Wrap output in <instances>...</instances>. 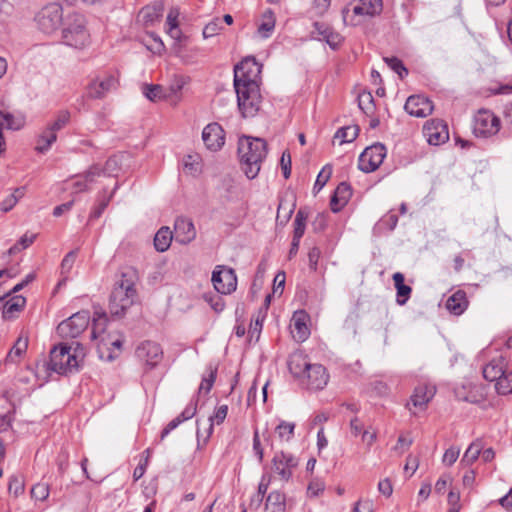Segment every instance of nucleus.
Masks as SVG:
<instances>
[{
    "label": "nucleus",
    "instance_id": "f257e3e1",
    "mask_svg": "<svg viewBox=\"0 0 512 512\" xmlns=\"http://www.w3.org/2000/svg\"><path fill=\"white\" fill-rule=\"evenodd\" d=\"M288 369L299 384L306 389L317 391L326 387L329 374L326 368L317 363H310L306 354L295 351L288 358Z\"/></svg>",
    "mask_w": 512,
    "mask_h": 512
},
{
    "label": "nucleus",
    "instance_id": "f03ea898",
    "mask_svg": "<svg viewBox=\"0 0 512 512\" xmlns=\"http://www.w3.org/2000/svg\"><path fill=\"white\" fill-rule=\"evenodd\" d=\"M85 355V348L79 342L72 345L60 343L50 350L46 368L48 371L59 375L74 374L79 371Z\"/></svg>",
    "mask_w": 512,
    "mask_h": 512
},
{
    "label": "nucleus",
    "instance_id": "7ed1b4c3",
    "mask_svg": "<svg viewBox=\"0 0 512 512\" xmlns=\"http://www.w3.org/2000/svg\"><path fill=\"white\" fill-rule=\"evenodd\" d=\"M238 155L242 170L249 179H254L267 155V144L261 138L244 136L238 142Z\"/></svg>",
    "mask_w": 512,
    "mask_h": 512
},
{
    "label": "nucleus",
    "instance_id": "20e7f679",
    "mask_svg": "<svg viewBox=\"0 0 512 512\" xmlns=\"http://www.w3.org/2000/svg\"><path fill=\"white\" fill-rule=\"evenodd\" d=\"M137 297L134 277L131 272H123L114 283L110 295L109 309L112 316H123L134 304Z\"/></svg>",
    "mask_w": 512,
    "mask_h": 512
},
{
    "label": "nucleus",
    "instance_id": "39448f33",
    "mask_svg": "<svg viewBox=\"0 0 512 512\" xmlns=\"http://www.w3.org/2000/svg\"><path fill=\"white\" fill-rule=\"evenodd\" d=\"M61 28L62 39L66 45L82 49L89 44L90 34L84 15L75 11L67 12Z\"/></svg>",
    "mask_w": 512,
    "mask_h": 512
},
{
    "label": "nucleus",
    "instance_id": "423d86ee",
    "mask_svg": "<svg viewBox=\"0 0 512 512\" xmlns=\"http://www.w3.org/2000/svg\"><path fill=\"white\" fill-rule=\"evenodd\" d=\"M240 113L244 118L257 115L262 104V95L259 84L234 85Z\"/></svg>",
    "mask_w": 512,
    "mask_h": 512
},
{
    "label": "nucleus",
    "instance_id": "0eeeda50",
    "mask_svg": "<svg viewBox=\"0 0 512 512\" xmlns=\"http://www.w3.org/2000/svg\"><path fill=\"white\" fill-rule=\"evenodd\" d=\"M65 15L61 4L49 3L36 14L35 21L43 33L53 34L62 27Z\"/></svg>",
    "mask_w": 512,
    "mask_h": 512
},
{
    "label": "nucleus",
    "instance_id": "6e6552de",
    "mask_svg": "<svg viewBox=\"0 0 512 512\" xmlns=\"http://www.w3.org/2000/svg\"><path fill=\"white\" fill-rule=\"evenodd\" d=\"M382 7V0H358L356 4L343 9V21L346 24L356 26L361 22L360 17L376 16L381 13Z\"/></svg>",
    "mask_w": 512,
    "mask_h": 512
},
{
    "label": "nucleus",
    "instance_id": "1a4fd4ad",
    "mask_svg": "<svg viewBox=\"0 0 512 512\" xmlns=\"http://www.w3.org/2000/svg\"><path fill=\"white\" fill-rule=\"evenodd\" d=\"M262 64L254 57H247L234 68V85L259 84L261 82Z\"/></svg>",
    "mask_w": 512,
    "mask_h": 512
},
{
    "label": "nucleus",
    "instance_id": "9d476101",
    "mask_svg": "<svg viewBox=\"0 0 512 512\" xmlns=\"http://www.w3.org/2000/svg\"><path fill=\"white\" fill-rule=\"evenodd\" d=\"M89 322V311L82 310L62 321L57 326V332L63 338H76L88 327Z\"/></svg>",
    "mask_w": 512,
    "mask_h": 512
},
{
    "label": "nucleus",
    "instance_id": "9b49d317",
    "mask_svg": "<svg viewBox=\"0 0 512 512\" xmlns=\"http://www.w3.org/2000/svg\"><path fill=\"white\" fill-rule=\"evenodd\" d=\"M501 127V121L493 112L481 109L474 117L473 132L477 137H491L497 134Z\"/></svg>",
    "mask_w": 512,
    "mask_h": 512
},
{
    "label": "nucleus",
    "instance_id": "f8f14e48",
    "mask_svg": "<svg viewBox=\"0 0 512 512\" xmlns=\"http://www.w3.org/2000/svg\"><path fill=\"white\" fill-rule=\"evenodd\" d=\"M386 153V147L381 143L367 147L359 156V169L366 173L375 171L383 163Z\"/></svg>",
    "mask_w": 512,
    "mask_h": 512
},
{
    "label": "nucleus",
    "instance_id": "ddd939ff",
    "mask_svg": "<svg viewBox=\"0 0 512 512\" xmlns=\"http://www.w3.org/2000/svg\"><path fill=\"white\" fill-rule=\"evenodd\" d=\"M211 280L215 290L220 294L227 295L236 290L237 277L232 268L221 265L216 266Z\"/></svg>",
    "mask_w": 512,
    "mask_h": 512
},
{
    "label": "nucleus",
    "instance_id": "4468645a",
    "mask_svg": "<svg viewBox=\"0 0 512 512\" xmlns=\"http://www.w3.org/2000/svg\"><path fill=\"white\" fill-rule=\"evenodd\" d=\"M272 463L274 472L281 480L288 481L292 477L293 470L298 466V459L291 453L280 451L275 453Z\"/></svg>",
    "mask_w": 512,
    "mask_h": 512
},
{
    "label": "nucleus",
    "instance_id": "2eb2a0df",
    "mask_svg": "<svg viewBox=\"0 0 512 512\" xmlns=\"http://www.w3.org/2000/svg\"><path fill=\"white\" fill-rule=\"evenodd\" d=\"M202 140L210 151L220 150L225 143V132L220 124L213 122L202 131Z\"/></svg>",
    "mask_w": 512,
    "mask_h": 512
},
{
    "label": "nucleus",
    "instance_id": "dca6fc26",
    "mask_svg": "<svg viewBox=\"0 0 512 512\" xmlns=\"http://www.w3.org/2000/svg\"><path fill=\"white\" fill-rule=\"evenodd\" d=\"M432 101L423 95H412L408 97L404 105L405 111L415 117L424 118L433 111Z\"/></svg>",
    "mask_w": 512,
    "mask_h": 512
},
{
    "label": "nucleus",
    "instance_id": "f3484780",
    "mask_svg": "<svg viewBox=\"0 0 512 512\" xmlns=\"http://www.w3.org/2000/svg\"><path fill=\"white\" fill-rule=\"evenodd\" d=\"M424 135L431 145H440L449 139L447 125L442 120H431L424 125Z\"/></svg>",
    "mask_w": 512,
    "mask_h": 512
},
{
    "label": "nucleus",
    "instance_id": "a211bd4d",
    "mask_svg": "<svg viewBox=\"0 0 512 512\" xmlns=\"http://www.w3.org/2000/svg\"><path fill=\"white\" fill-rule=\"evenodd\" d=\"M117 79L113 75H108L104 78H97L90 82L87 87V97L91 99H100L106 93L113 90L117 86Z\"/></svg>",
    "mask_w": 512,
    "mask_h": 512
},
{
    "label": "nucleus",
    "instance_id": "6ab92c4d",
    "mask_svg": "<svg viewBox=\"0 0 512 512\" xmlns=\"http://www.w3.org/2000/svg\"><path fill=\"white\" fill-rule=\"evenodd\" d=\"M174 238L180 244H188L196 237L193 222L185 217H178L174 224Z\"/></svg>",
    "mask_w": 512,
    "mask_h": 512
},
{
    "label": "nucleus",
    "instance_id": "aec40b11",
    "mask_svg": "<svg viewBox=\"0 0 512 512\" xmlns=\"http://www.w3.org/2000/svg\"><path fill=\"white\" fill-rule=\"evenodd\" d=\"M136 354L146 364L153 367L162 359L163 351L158 343L145 341L138 346Z\"/></svg>",
    "mask_w": 512,
    "mask_h": 512
},
{
    "label": "nucleus",
    "instance_id": "412c9836",
    "mask_svg": "<svg viewBox=\"0 0 512 512\" xmlns=\"http://www.w3.org/2000/svg\"><path fill=\"white\" fill-rule=\"evenodd\" d=\"M436 393L434 385L422 383L415 387L413 394L410 397V402L413 407L419 410H425L427 404L433 399Z\"/></svg>",
    "mask_w": 512,
    "mask_h": 512
},
{
    "label": "nucleus",
    "instance_id": "4be33fe9",
    "mask_svg": "<svg viewBox=\"0 0 512 512\" xmlns=\"http://www.w3.org/2000/svg\"><path fill=\"white\" fill-rule=\"evenodd\" d=\"M228 414V406L220 405L216 408L214 414L208 418L207 427L202 431L200 428V421L197 420V438L198 440L202 437L204 441L208 440L213 433V425L214 423L220 425L224 422Z\"/></svg>",
    "mask_w": 512,
    "mask_h": 512
},
{
    "label": "nucleus",
    "instance_id": "5701e85b",
    "mask_svg": "<svg viewBox=\"0 0 512 512\" xmlns=\"http://www.w3.org/2000/svg\"><path fill=\"white\" fill-rule=\"evenodd\" d=\"M198 399H192L185 409L174 419H172L161 432V440L169 435L171 431L176 429L181 423L193 418L197 411Z\"/></svg>",
    "mask_w": 512,
    "mask_h": 512
},
{
    "label": "nucleus",
    "instance_id": "b1692460",
    "mask_svg": "<svg viewBox=\"0 0 512 512\" xmlns=\"http://www.w3.org/2000/svg\"><path fill=\"white\" fill-rule=\"evenodd\" d=\"M508 365L506 359L502 356L493 358L483 367V377L490 382L498 383Z\"/></svg>",
    "mask_w": 512,
    "mask_h": 512
},
{
    "label": "nucleus",
    "instance_id": "393cba45",
    "mask_svg": "<svg viewBox=\"0 0 512 512\" xmlns=\"http://www.w3.org/2000/svg\"><path fill=\"white\" fill-rule=\"evenodd\" d=\"M118 169L119 158L112 156L106 161L104 168H100L98 165L91 166L86 171V178L90 179V181H95V179L100 176H115Z\"/></svg>",
    "mask_w": 512,
    "mask_h": 512
},
{
    "label": "nucleus",
    "instance_id": "a878e982",
    "mask_svg": "<svg viewBox=\"0 0 512 512\" xmlns=\"http://www.w3.org/2000/svg\"><path fill=\"white\" fill-rule=\"evenodd\" d=\"M352 196L351 186L346 182H341L335 189L330 200V207L333 212H339Z\"/></svg>",
    "mask_w": 512,
    "mask_h": 512
},
{
    "label": "nucleus",
    "instance_id": "bb28decb",
    "mask_svg": "<svg viewBox=\"0 0 512 512\" xmlns=\"http://www.w3.org/2000/svg\"><path fill=\"white\" fill-rule=\"evenodd\" d=\"M162 14L163 4L160 1H156L152 5L143 7L139 12L138 17L145 26H150L158 21L162 17Z\"/></svg>",
    "mask_w": 512,
    "mask_h": 512
},
{
    "label": "nucleus",
    "instance_id": "cd10ccee",
    "mask_svg": "<svg viewBox=\"0 0 512 512\" xmlns=\"http://www.w3.org/2000/svg\"><path fill=\"white\" fill-rule=\"evenodd\" d=\"M314 27L317 34L321 36V40L325 41L332 49L338 48L342 43V36L328 25L316 22Z\"/></svg>",
    "mask_w": 512,
    "mask_h": 512
},
{
    "label": "nucleus",
    "instance_id": "c85d7f7f",
    "mask_svg": "<svg viewBox=\"0 0 512 512\" xmlns=\"http://www.w3.org/2000/svg\"><path fill=\"white\" fill-rule=\"evenodd\" d=\"M468 307L466 293L458 290L453 293L446 301V308L454 315H461Z\"/></svg>",
    "mask_w": 512,
    "mask_h": 512
},
{
    "label": "nucleus",
    "instance_id": "c756f323",
    "mask_svg": "<svg viewBox=\"0 0 512 512\" xmlns=\"http://www.w3.org/2000/svg\"><path fill=\"white\" fill-rule=\"evenodd\" d=\"M26 299L21 295L11 297L6 301L2 311V317L4 320L14 319L19 312L25 307Z\"/></svg>",
    "mask_w": 512,
    "mask_h": 512
},
{
    "label": "nucleus",
    "instance_id": "7c9ffc66",
    "mask_svg": "<svg viewBox=\"0 0 512 512\" xmlns=\"http://www.w3.org/2000/svg\"><path fill=\"white\" fill-rule=\"evenodd\" d=\"M77 257V251H70L63 258L60 265V279L55 287V290H59L61 287L65 286L67 281L69 280V274L74 266L75 260Z\"/></svg>",
    "mask_w": 512,
    "mask_h": 512
},
{
    "label": "nucleus",
    "instance_id": "2f4dec72",
    "mask_svg": "<svg viewBox=\"0 0 512 512\" xmlns=\"http://www.w3.org/2000/svg\"><path fill=\"white\" fill-rule=\"evenodd\" d=\"M117 189H118V184L115 185L113 191L110 193H108L106 191V189H103V191L101 193H99L97 200H96V205L90 213V216H89L90 220L98 219L103 214L104 210L109 205V203H110L111 199L113 198L114 193Z\"/></svg>",
    "mask_w": 512,
    "mask_h": 512
},
{
    "label": "nucleus",
    "instance_id": "473e14b6",
    "mask_svg": "<svg viewBox=\"0 0 512 512\" xmlns=\"http://www.w3.org/2000/svg\"><path fill=\"white\" fill-rule=\"evenodd\" d=\"M266 512H285L286 511V496L280 491H272L266 499L265 503Z\"/></svg>",
    "mask_w": 512,
    "mask_h": 512
},
{
    "label": "nucleus",
    "instance_id": "72a5a7b5",
    "mask_svg": "<svg viewBox=\"0 0 512 512\" xmlns=\"http://www.w3.org/2000/svg\"><path fill=\"white\" fill-rule=\"evenodd\" d=\"M56 140L57 133L47 125L38 136L36 150L40 153H45Z\"/></svg>",
    "mask_w": 512,
    "mask_h": 512
},
{
    "label": "nucleus",
    "instance_id": "f704fd0d",
    "mask_svg": "<svg viewBox=\"0 0 512 512\" xmlns=\"http://www.w3.org/2000/svg\"><path fill=\"white\" fill-rule=\"evenodd\" d=\"M307 315V319H308ZM294 331L296 335L294 337L299 341H304L308 338L310 331L308 326L306 325V314L303 311L295 312L292 318Z\"/></svg>",
    "mask_w": 512,
    "mask_h": 512
},
{
    "label": "nucleus",
    "instance_id": "c9c22d12",
    "mask_svg": "<svg viewBox=\"0 0 512 512\" xmlns=\"http://www.w3.org/2000/svg\"><path fill=\"white\" fill-rule=\"evenodd\" d=\"M393 281L397 290L396 301L399 305H404L408 301L412 289L410 286L404 284V275L400 272H396L393 275Z\"/></svg>",
    "mask_w": 512,
    "mask_h": 512
},
{
    "label": "nucleus",
    "instance_id": "e433bc0d",
    "mask_svg": "<svg viewBox=\"0 0 512 512\" xmlns=\"http://www.w3.org/2000/svg\"><path fill=\"white\" fill-rule=\"evenodd\" d=\"M174 237L173 232L168 227L160 228L154 237V246L157 251L165 252L171 245Z\"/></svg>",
    "mask_w": 512,
    "mask_h": 512
},
{
    "label": "nucleus",
    "instance_id": "4c0bfd02",
    "mask_svg": "<svg viewBox=\"0 0 512 512\" xmlns=\"http://www.w3.org/2000/svg\"><path fill=\"white\" fill-rule=\"evenodd\" d=\"M28 348V337L19 336L13 347L10 349L6 361L16 363Z\"/></svg>",
    "mask_w": 512,
    "mask_h": 512
},
{
    "label": "nucleus",
    "instance_id": "58836bf2",
    "mask_svg": "<svg viewBox=\"0 0 512 512\" xmlns=\"http://www.w3.org/2000/svg\"><path fill=\"white\" fill-rule=\"evenodd\" d=\"M107 315L104 312H95L92 320L91 338L98 339L105 332L107 325Z\"/></svg>",
    "mask_w": 512,
    "mask_h": 512
},
{
    "label": "nucleus",
    "instance_id": "ea45409f",
    "mask_svg": "<svg viewBox=\"0 0 512 512\" xmlns=\"http://www.w3.org/2000/svg\"><path fill=\"white\" fill-rule=\"evenodd\" d=\"M359 131L357 125L341 127L335 133L334 138L339 139L340 144L350 143L357 138Z\"/></svg>",
    "mask_w": 512,
    "mask_h": 512
},
{
    "label": "nucleus",
    "instance_id": "a19ab883",
    "mask_svg": "<svg viewBox=\"0 0 512 512\" xmlns=\"http://www.w3.org/2000/svg\"><path fill=\"white\" fill-rule=\"evenodd\" d=\"M275 28L274 14L271 10L263 14V21L258 26L257 32L261 38H268Z\"/></svg>",
    "mask_w": 512,
    "mask_h": 512
},
{
    "label": "nucleus",
    "instance_id": "79ce46f5",
    "mask_svg": "<svg viewBox=\"0 0 512 512\" xmlns=\"http://www.w3.org/2000/svg\"><path fill=\"white\" fill-rule=\"evenodd\" d=\"M497 393L501 395H508L512 393V366H508L504 371L503 376L495 384Z\"/></svg>",
    "mask_w": 512,
    "mask_h": 512
},
{
    "label": "nucleus",
    "instance_id": "37998d69",
    "mask_svg": "<svg viewBox=\"0 0 512 512\" xmlns=\"http://www.w3.org/2000/svg\"><path fill=\"white\" fill-rule=\"evenodd\" d=\"M216 375L217 367L213 366L212 364L208 365L199 386L198 392H205L206 394L209 393L215 382Z\"/></svg>",
    "mask_w": 512,
    "mask_h": 512
},
{
    "label": "nucleus",
    "instance_id": "c03bdc74",
    "mask_svg": "<svg viewBox=\"0 0 512 512\" xmlns=\"http://www.w3.org/2000/svg\"><path fill=\"white\" fill-rule=\"evenodd\" d=\"M481 450L482 445L480 442L471 443L461 459V464L466 466L472 465L480 457Z\"/></svg>",
    "mask_w": 512,
    "mask_h": 512
},
{
    "label": "nucleus",
    "instance_id": "a18cd8bd",
    "mask_svg": "<svg viewBox=\"0 0 512 512\" xmlns=\"http://www.w3.org/2000/svg\"><path fill=\"white\" fill-rule=\"evenodd\" d=\"M295 423L281 420L275 432L281 441L289 442L294 436Z\"/></svg>",
    "mask_w": 512,
    "mask_h": 512
},
{
    "label": "nucleus",
    "instance_id": "49530a36",
    "mask_svg": "<svg viewBox=\"0 0 512 512\" xmlns=\"http://www.w3.org/2000/svg\"><path fill=\"white\" fill-rule=\"evenodd\" d=\"M178 15L179 11L175 8L171 9L167 15V32L174 39H179L181 35V31L178 27L177 21Z\"/></svg>",
    "mask_w": 512,
    "mask_h": 512
},
{
    "label": "nucleus",
    "instance_id": "de8ad7c7",
    "mask_svg": "<svg viewBox=\"0 0 512 512\" xmlns=\"http://www.w3.org/2000/svg\"><path fill=\"white\" fill-rule=\"evenodd\" d=\"M143 94L151 101H157L166 97L164 89L161 85H145L143 87Z\"/></svg>",
    "mask_w": 512,
    "mask_h": 512
},
{
    "label": "nucleus",
    "instance_id": "09e8293b",
    "mask_svg": "<svg viewBox=\"0 0 512 512\" xmlns=\"http://www.w3.org/2000/svg\"><path fill=\"white\" fill-rule=\"evenodd\" d=\"M306 220L307 215L302 210H299L294 220L293 237L299 239L303 237L306 229Z\"/></svg>",
    "mask_w": 512,
    "mask_h": 512
},
{
    "label": "nucleus",
    "instance_id": "8fccbe9b",
    "mask_svg": "<svg viewBox=\"0 0 512 512\" xmlns=\"http://www.w3.org/2000/svg\"><path fill=\"white\" fill-rule=\"evenodd\" d=\"M71 114L68 110H61L57 113L53 122L48 125L57 133L70 122Z\"/></svg>",
    "mask_w": 512,
    "mask_h": 512
},
{
    "label": "nucleus",
    "instance_id": "3c124183",
    "mask_svg": "<svg viewBox=\"0 0 512 512\" xmlns=\"http://www.w3.org/2000/svg\"><path fill=\"white\" fill-rule=\"evenodd\" d=\"M384 61L386 64L399 75L401 79L408 75L407 68L403 65V62L397 57H385Z\"/></svg>",
    "mask_w": 512,
    "mask_h": 512
},
{
    "label": "nucleus",
    "instance_id": "603ef678",
    "mask_svg": "<svg viewBox=\"0 0 512 512\" xmlns=\"http://www.w3.org/2000/svg\"><path fill=\"white\" fill-rule=\"evenodd\" d=\"M331 175L332 167L330 165H325L317 176L313 187L314 192H319L325 186Z\"/></svg>",
    "mask_w": 512,
    "mask_h": 512
},
{
    "label": "nucleus",
    "instance_id": "864d4df0",
    "mask_svg": "<svg viewBox=\"0 0 512 512\" xmlns=\"http://www.w3.org/2000/svg\"><path fill=\"white\" fill-rule=\"evenodd\" d=\"M358 106L365 114L370 113L374 107L372 94L370 92H362L358 97Z\"/></svg>",
    "mask_w": 512,
    "mask_h": 512
},
{
    "label": "nucleus",
    "instance_id": "5fc2aeb1",
    "mask_svg": "<svg viewBox=\"0 0 512 512\" xmlns=\"http://www.w3.org/2000/svg\"><path fill=\"white\" fill-rule=\"evenodd\" d=\"M223 29L222 20L220 18L213 19L203 29L204 38H210L219 33Z\"/></svg>",
    "mask_w": 512,
    "mask_h": 512
},
{
    "label": "nucleus",
    "instance_id": "6e6d98bb",
    "mask_svg": "<svg viewBox=\"0 0 512 512\" xmlns=\"http://www.w3.org/2000/svg\"><path fill=\"white\" fill-rule=\"evenodd\" d=\"M31 496L35 500L44 501L49 496V486L45 483H38L31 489Z\"/></svg>",
    "mask_w": 512,
    "mask_h": 512
},
{
    "label": "nucleus",
    "instance_id": "4d7b16f0",
    "mask_svg": "<svg viewBox=\"0 0 512 512\" xmlns=\"http://www.w3.org/2000/svg\"><path fill=\"white\" fill-rule=\"evenodd\" d=\"M143 454L146 455L145 458L140 461V463L137 465V467L134 469V472H133V478L135 481L139 480L144 475L147 465H148L149 457L151 455V449L147 448L143 452Z\"/></svg>",
    "mask_w": 512,
    "mask_h": 512
},
{
    "label": "nucleus",
    "instance_id": "13d9d810",
    "mask_svg": "<svg viewBox=\"0 0 512 512\" xmlns=\"http://www.w3.org/2000/svg\"><path fill=\"white\" fill-rule=\"evenodd\" d=\"M447 502L449 505L447 512H459L461 509L460 505V494L451 490L448 493Z\"/></svg>",
    "mask_w": 512,
    "mask_h": 512
},
{
    "label": "nucleus",
    "instance_id": "bf43d9fd",
    "mask_svg": "<svg viewBox=\"0 0 512 512\" xmlns=\"http://www.w3.org/2000/svg\"><path fill=\"white\" fill-rule=\"evenodd\" d=\"M460 449L458 447L448 448L443 455V463L447 466H452L458 459Z\"/></svg>",
    "mask_w": 512,
    "mask_h": 512
},
{
    "label": "nucleus",
    "instance_id": "052dcab7",
    "mask_svg": "<svg viewBox=\"0 0 512 512\" xmlns=\"http://www.w3.org/2000/svg\"><path fill=\"white\" fill-rule=\"evenodd\" d=\"M184 169L191 175H196L200 172L199 163L196 161L194 156L188 155L185 157Z\"/></svg>",
    "mask_w": 512,
    "mask_h": 512
},
{
    "label": "nucleus",
    "instance_id": "680f3d73",
    "mask_svg": "<svg viewBox=\"0 0 512 512\" xmlns=\"http://www.w3.org/2000/svg\"><path fill=\"white\" fill-rule=\"evenodd\" d=\"M280 164L284 178L288 179L291 175V155L288 151L282 153Z\"/></svg>",
    "mask_w": 512,
    "mask_h": 512
},
{
    "label": "nucleus",
    "instance_id": "e2e57ef3",
    "mask_svg": "<svg viewBox=\"0 0 512 512\" xmlns=\"http://www.w3.org/2000/svg\"><path fill=\"white\" fill-rule=\"evenodd\" d=\"M19 201V196L16 194H10L0 203V209L3 212H9Z\"/></svg>",
    "mask_w": 512,
    "mask_h": 512
},
{
    "label": "nucleus",
    "instance_id": "0e129e2a",
    "mask_svg": "<svg viewBox=\"0 0 512 512\" xmlns=\"http://www.w3.org/2000/svg\"><path fill=\"white\" fill-rule=\"evenodd\" d=\"M8 490L15 496H18L24 492V485L17 477H11L8 485Z\"/></svg>",
    "mask_w": 512,
    "mask_h": 512
},
{
    "label": "nucleus",
    "instance_id": "69168bd1",
    "mask_svg": "<svg viewBox=\"0 0 512 512\" xmlns=\"http://www.w3.org/2000/svg\"><path fill=\"white\" fill-rule=\"evenodd\" d=\"M412 445V439L407 438L404 435H400L398 437L397 443L394 446V450L398 452L399 454H402L404 451H406L410 446Z\"/></svg>",
    "mask_w": 512,
    "mask_h": 512
},
{
    "label": "nucleus",
    "instance_id": "338daca9",
    "mask_svg": "<svg viewBox=\"0 0 512 512\" xmlns=\"http://www.w3.org/2000/svg\"><path fill=\"white\" fill-rule=\"evenodd\" d=\"M92 182L93 181H90V179L86 178V173L82 176H79L73 184L74 192L79 193L86 191L88 189V185Z\"/></svg>",
    "mask_w": 512,
    "mask_h": 512
},
{
    "label": "nucleus",
    "instance_id": "774afa93",
    "mask_svg": "<svg viewBox=\"0 0 512 512\" xmlns=\"http://www.w3.org/2000/svg\"><path fill=\"white\" fill-rule=\"evenodd\" d=\"M321 256V251L318 247H313L308 253L309 266L312 270L317 269V264Z\"/></svg>",
    "mask_w": 512,
    "mask_h": 512
}]
</instances>
